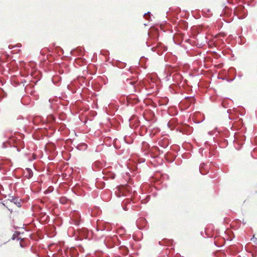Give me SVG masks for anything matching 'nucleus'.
I'll list each match as a JSON object with an SVG mask.
<instances>
[{"instance_id": "obj_1", "label": "nucleus", "mask_w": 257, "mask_h": 257, "mask_svg": "<svg viewBox=\"0 0 257 257\" xmlns=\"http://www.w3.org/2000/svg\"><path fill=\"white\" fill-rule=\"evenodd\" d=\"M115 193L118 197L123 196L129 197L131 198L133 197V196H135L137 194V192L136 191H134L133 192H132V189L128 186L118 187L116 188Z\"/></svg>"}, {"instance_id": "obj_2", "label": "nucleus", "mask_w": 257, "mask_h": 257, "mask_svg": "<svg viewBox=\"0 0 257 257\" xmlns=\"http://www.w3.org/2000/svg\"><path fill=\"white\" fill-rule=\"evenodd\" d=\"M23 135L21 134H19L17 137H13L9 139L8 142H5L3 144V147L4 148H6L7 147H14V148H16L18 151H20L19 149L18 144H20L21 146L23 147L22 143L21 142V139H22Z\"/></svg>"}, {"instance_id": "obj_3", "label": "nucleus", "mask_w": 257, "mask_h": 257, "mask_svg": "<svg viewBox=\"0 0 257 257\" xmlns=\"http://www.w3.org/2000/svg\"><path fill=\"white\" fill-rule=\"evenodd\" d=\"M152 51H156L158 55H162L167 50V48L161 43H158L156 46L151 48Z\"/></svg>"}, {"instance_id": "obj_4", "label": "nucleus", "mask_w": 257, "mask_h": 257, "mask_svg": "<svg viewBox=\"0 0 257 257\" xmlns=\"http://www.w3.org/2000/svg\"><path fill=\"white\" fill-rule=\"evenodd\" d=\"M234 13L239 19H242L246 16L247 10L244 7H239L234 10Z\"/></svg>"}, {"instance_id": "obj_5", "label": "nucleus", "mask_w": 257, "mask_h": 257, "mask_svg": "<svg viewBox=\"0 0 257 257\" xmlns=\"http://www.w3.org/2000/svg\"><path fill=\"white\" fill-rule=\"evenodd\" d=\"M33 88L34 85H37L38 82L40 80L42 77V74L40 71L37 70H34V67L33 66Z\"/></svg>"}, {"instance_id": "obj_6", "label": "nucleus", "mask_w": 257, "mask_h": 257, "mask_svg": "<svg viewBox=\"0 0 257 257\" xmlns=\"http://www.w3.org/2000/svg\"><path fill=\"white\" fill-rule=\"evenodd\" d=\"M109 224L105 222H99L97 223V230L110 231L111 229L108 226Z\"/></svg>"}, {"instance_id": "obj_7", "label": "nucleus", "mask_w": 257, "mask_h": 257, "mask_svg": "<svg viewBox=\"0 0 257 257\" xmlns=\"http://www.w3.org/2000/svg\"><path fill=\"white\" fill-rule=\"evenodd\" d=\"M137 225L140 229H142L146 224V220L143 218H139L136 222Z\"/></svg>"}, {"instance_id": "obj_8", "label": "nucleus", "mask_w": 257, "mask_h": 257, "mask_svg": "<svg viewBox=\"0 0 257 257\" xmlns=\"http://www.w3.org/2000/svg\"><path fill=\"white\" fill-rule=\"evenodd\" d=\"M180 132L183 134H190L192 132V128L189 125H184L180 130Z\"/></svg>"}, {"instance_id": "obj_9", "label": "nucleus", "mask_w": 257, "mask_h": 257, "mask_svg": "<svg viewBox=\"0 0 257 257\" xmlns=\"http://www.w3.org/2000/svg\"><path fill=\"white\" fill-rule=\"evenodd\" d=\"M31 101V97L29 96L26 95L23 96L21 99L22 103L24 105H28Z\"/></svg>"}, {"instance_id": "obj_10", "label": "nucleus", "mask_w": 257, "mask_h": 257, "mask_svg": "<svg viewBox=\"0 0 257 257\" xmlns=\"http://www.w3.org/2000/svg\"><path fill=\"white\" fill-rule=\"evenodd\" d=\"M8 200L15 204L18 207L21 206V203L19 198L14 197L13 196H10Z\"/></svg>"}, {"instance_id": "obj_11", "label": "nucleus", "mask_w": 257, "mask_h": 257, "mask_svg": "<svg viewBox=\"0 0 257 257\" xmlns=\"http://www.w3.org/2000/svg\"><path fill=\"white\" fill-rule=\"evenodd\" d=\"M117 240V237L116 235H114L112 237H107L106 239L104 240V242L108 243L112 242L113 243H115L116 240Z\"/></svg>"}, {"instance_id": "obj_12", "label": "nucleus", "mask_w": 257, "mask_h": 257, "mask_svg": "<svg viewBox=\"0 0 257 257\" xmlns=\"http://www.w3.org/2000/svg\"><path fill=\"white\" fill-rule=\"evenodd\" d=\"M159 145L162 148H166L168 146V141L166 139H164L159 142Z\"/></svg>"}, {"instance_id": "obj_13", "label": "nucleus", "mask_w": 257, "mask_h": 257, "mask_svg": "<svg viewBox=\"0 0 257 257\" xmlns=\"http://www.w3.org/2000/svg\"><path fill=\"white\" fill-rule=\"evenodd\" d=\"M24 175L28 179L30 178L32 176V170L31 169L27 168L26 171L24 172Z\"/></svg>"}, {"instance_id": "obj_14", "label": "nucleus", "mask_w": 257, "mask_h": 257, "mask_svg": "<svg viewBox=\"0 0 257 257\" xmlns=\"http://www.w3.org/2000/svg\"><path fill=\"white\" fill-rule=\"evenodd\" d=\"M74 214H75L76 215V218H73L72 221L73 222V223H74L75 225H78L79 224V215L77 212H74Z\"/></svg>"}, {"instance_id": "obj_15", "label": "nucleus", "mask_w": 257, "mask_h": 257, "mask_svg": "<svg viewBox=\"0 0 257 257\" xmlns=\"http://www.w3.org/2000/svg\"><path fill=\"white\" fill-rule=\"evenodd\" d=\"M25 91L29 93L30 95H32V88L30 84L27 85L25 88Z\"/></svg>"}, {"instance_id": "obj_16", "label": "nucleus", "mask_w": 257, "mask_h": 257, "mask_svg": "<svg viewBox=\"0 0 257 257\" xmlns=\"http://www.w3.org/2000/svg\"><path fill=\"white\" fill-rule=\"evenodd\" d=\"M35 230H34L33 229V240H38L39 239H41L42 235L40 234H35Z\"/></svg>"}, {"instance_id": "obj_17", "label": "nucleus", "mask_w": 257, "mask_h": 257, "mask_svg": "<svg viewBox=\"0 0 257 257\" xmlns=\"http://www.w3.org/2000/svg\"><path fill=\"white\" fill-rule=\"evenodd\" d=\"M77 149L79 150H85L87 148V145L85 144H81L77 146Z\"/></svg>"}, {"instance_id": "obj_18", "label": "nucleus", "mask_w": 257, "mask_h": 257, "mask_svg": "<svg viewBox=\"0 0 257 257\" xmlns=\"http://www.w3.org/2000/svg\"><path fill=\"white\" fill-rule=\"evenodd\" d=\"M144 18L146 19V20H148V21H150V19H151V13L150 12H148L147 13H145L144 16H143Z\"/></svg>"}, {"instance_id": "obj_19", "label": "nucleus", "mask_w": 257, "mask_h": 257, "mask_svg": "<svg viewBox=\"0 0 257 257\" xmlns=\"http://www.w3.org/2000/svg\"><path fill=\"white\" fill-rule=\"evenodd\" d=\"M5 92H4V91L3 90V89L2 88H0V97L1 99H2L3 98H4L5 96Z\"/></svg>"}, {"instance_id": "obj_20", "label": "nucleus", "mask_w": 257, "mask_h": 257, "mask_svg": "<svg viewBox=\"0 0 257 257\" xmlns=\"http://www.w3.org/2000/svg\"><path fill=\"white\" fill-rule=\"evenodd\" d=\"M119 248L120 249H122L123 250V251H124L126 253H127L128 251V249L127 247H126V246H121Z\"/></svg>"}, {"instance_id": "obj_21", "label": "nucleus", "mask_w": 257, "mask_h": 257, "mask_svg": "<svg viewBox=\"0 0 257 257\" xmlns=\"http://www.w3.org/2000/svg\"><path fill=\"white\" fill-rule=\"evenodd\" d=\"M20 234V233L19 232L16 231L15 233H14V234L13 235L12 239L13 240H15L17 238V236Z\"/></svg>"}, {"instance_id": "obj_22", "label": "nucleus", "mask_w": 257, "mask_h": 257, "mask_svg": "<svg viewBox=\"0 0 257 257\" xmlns=\"http://www.w3.org/2000/svg\"><path fill=\"white\" fill-rule=\"evenodd\" d=\"M38 186V190L36 192H38L41 190V187L39 186V183L38 181H36L35 184H33V187Z\"/></svg>"}, {"instance_id": "obj_23", "label": "nucleus", "mask_w": 257, "mask_h": 257, "mask_svg": "<svg viewBox=\"0 0 257 257\" xmlns=\"http://www.w3.org/2000/svg\"><path fill=\"white\" fill-rule=\"evenodd\" d=\"M186 99L187 101H189V103H191L192 102L194 101V98L193 97H186Z\"/></svg>"}, {"instance_id": "obj_24", "label": "nucleus", "mask_w": 257, "mask_h": 257, "mask_svg": "<svg viewBox=\"0 0 257 257\" xmlns=\"http://www.w3.org/2000/svg\"><path fill=\"white\" fill-rule=\"evenodd\" d=\"M217 128L216 127L213 131L209 132L208 134L210 135H212L214 134V132L217 131Z\"/></svg>"}, {"instance_id": "obj_25", "label": "nucleus", "mask_w": 257, "mask_h": 257, "mask_svg": "<svg viewBox=\"0 0 257 257\" xmlns=\"http://www.w3.org/2000/svg\"><path fill=\"white\" fill-rule=\"evenodd\" d=\"M150 199V196H147L145 199V200L143 201V203H146Z\"/></svg>"}, {"instance_id": "obj_26", "label": "nucleus", "mask_w": 257, "mask_h": 257, "mask_svg": "<svg viewBox=\"0 0 257 257\" xmlns=\"http://www.w3.org/2000/svg\"><path fill=\"white\" fill-rule=\"evenodd\" d=\"M67 87L69 90H71L73 93H75L76 92L75 89H71L70 85H68Z\"/></svg>"}, {"instance_id": "obj_27", "label": "nucleus", "mask_w": 257, "mask_h": 257, "mask_svg": "<svg viewBox=\"0 0 257 257\" xmlns=\"http://www.w3.org/2000/svg\"><path fill=\"white\" fill-rule=\"evenodd\" d=\"M16 48L15 45H9V48L10 49H13V48Z\"/></svg>"}, {"instance_id": "obj_28", "label": "nucleus", "mask_w": 257, "mask_h": 257, "mask_svg": "<svg viewBox=\"0 0 257 257\" xmlns=\"http://www.w3.org/2000/svg\"><path fill=\"white\" fill-rule=\"evenodd\" d=\"M205 165L204 164H201L200 165V172L201 174H204L203 173H202V171H201V168L203 167V166H204Z\"/></svg>"}, {"instance_id": "obj_29", "label": "nucleus", "mask_w": 257, "mask_h": 257, "mask_svg": "<svg viewBox=\"0 0 257 257\" xmlns=\"http://www.w3.org/2000/svg\"><path fill=\"white\" fill-rule=\"evenodd\" d=\"M60 202L63 203V204H64L65 203V199L64 198H61L60 199Z\"/></svg>"}, {"instance_id": "obj_30", "label": "nucleus", "mask_w": 257, "mask_h": 257, "mask_svg": "<svg viewBox=\"0 0 257 257\" xmlns=\"http://www.w3.org/2000/svg\"><path fill=\"white\" fill-rule=\"evenodd\" d=\"M110 177L112 179H114V177H115V175H114V174H111L110 175Z\"/></svg>"}, {"instance_id": "obj_31", "label": "nucleus", "mask_w": 257, "mask_h": 257, "mask_svg": "<svg viewBox=\"0 0 257 257\" xmlns=\"http://www.w3.org/2000/svg\"><path fill=\"white\" fill-rule=\"evenodd\" d=\"M16 47H21V44L18 43L17 45H15Z\"/></svg>"}, {"instance_id": "obj_32", "label": "nucleus", "mask_w": 257, "mask_h": 257, "mask_svg": "<svg viewBox=\"0 0 257 257\" xmlns=\"http://www.w3.org/2000/svg\"><path fill=\"white\" fill-rule=\"evenodd\" d=\"M34 98H35V99H38V95H35V96L33 95V99Z\"/></svg>"}, {"instance_id": "obj_33", "label": "nucleus", "mask_w": 257, "mask_h": 257, "mask_svg": "<svg viewBox=\"0 0 257 257\" xmlns=\"http://www.w3.org/2000/svg\"><path fill=\"white\" fill-rule=\"evenodd\" d=\"M251 240H252L253 242H255L256 240H257V239L256 238H252L251 239Z\"/></svg>"}, {"instance_id": "obj_34", "label": "nucleus", "mask_w": 257, "mask_h": 257, "mask_svg": "<svg viewBox=\"0 0 257 257\" xmlns=\"http://www.w3.org/2000/svg\"><path fill=\"white\" fill-rule=\"evenodd\" d=\"M123 209L124 210H128V208H127L126 206H123Z\"/></svg>"}, {"instance_id": "obj_35", "label": "nucleus", "mask_w": 257, "mask_h": 257, "mask_svg": "<svg viewBox=\"0 0 257 257\" xmlns=\"http://www.w3.org/2000/svg\"><path fill=\"white\" fill-rule=\"evenodd\" d=\"M35 207H34V206L33 205V212L35 211ZM34 216V214L33 213V217Z\"/></svg>"}, {"instance_id": "obj_36", "label": "nucleus", "mask_w": 257, "mask_h": 257, "mask_svg": "<svg viewBox=\"0 0 257 257\" xmlns=\"http://www.w3.org/2000/svg\"><path fill=\"white\" fill-rule=\"evenodd\" d=\"M227 1H228V3H230V4L232 3V1L231 0H227Z\"/></svg>"}, {"instance_id": "obj_37", "label": "nucleus", "mask_w": 257, "mask_h": 257, "mask_svg": "<svg viewBox=\"0 0 257 257\" xmlns=\"http://www.w3.org/2000/svg\"><path fill=\"white\" fill-rule=\"evenodd\" d=\"M130 83H131L132 85H134V84H135V82H134V81H132V82H130Z\"/></svg>"}, {"instance_id": "obj_38", "label": "nucleus", "mask_w": 257, "mask_h": 257, "mask_svg": "<svg viewBox=\"0 0 257 257\" xmlns=\"http://www.w3.org/2000/svg\"><path fill=\"white\" fill-rule=\"evenodd\" d=\"M29 236L31 238H32V233L30 234Z\"/></svg>"}, {"instance_id": "obj_39", "label": "nucleus", "mask_w": 257, "mask_h": 257, "mask_svg": "<svg viewBox=\"0 0 257 257\" xmlns=\"http://www.w3.org/2000/svg\"><path fill=\"white\" fill-rule=\"evenodd\" d=\"M207 144H208V142H207V141H206V142H205V145H207Z\"/></svg>"}, {"instance_id": "obj_40", "label": "nucleus", "mask_w": 257, "mask_h": 257, "mask_svg": "<svg viewBox=\"0 0 257 257\" xmlns=\"http://www.w3.org/2000/svg\"><path fill=\"white\" fill-rule=\"evenodd\" d=\"M214 244H215L216 245H217V242H216V241H214Z\"/></svg>"}, {"instance_id": "obj_41", "label": "nucleus", "mask_w": 257, "mask_h": 257, "mask_svg": "<svg viewBox=\"0 0 257 257\" xmlns=\"http://www.w3.org/2000/svg\"><path fill=\"white\" fill-rule=\"evenodd\" d=\"M128 201H129V200H126L125 201V203H127Z\"/></svg>"}, {"instance_id": "obj_42", "label": "nucleus", "mask_w": 257, "mask_h": 257, "mask_svg": "<svg viewBox=\"0 0 257 257\" xmlns=\"http://www.w3.org/2000/svg\"><path fill=\"white\" fill-rule=\"evenodd\" d=\"M33 222H34V218H33ZM34 227V223H33V227Z\"/></svg>"}, {"instance_id": "obj_43", "label": "nucleus", "mask_w": 257, "mask_h": 257, "mask_svg": "<svg viewBox=\"0 0 257 257\" xmlns=\"http://www.w3.org/2000/svg\"><path fill=\"white\" fill-rule=\"evenodd\" d=\"M33 160H34L35 159V155L34 154H33Z\"/></svg>"}, {"instance_id": "obj_44", "label": "nucleus", "mask_w": 257, "mask_h": 257, "mask_svg": "<svg viewBox=\"0 0 257 257\" xmlns=\"http://www.w3.org/2000/svg\"><path fill=\"white\" fill-rule=\"evenodd\" d=\"M30 75H31V76H32V72H31L30 73Z\"/></svg>"}, {"instance_id": "obj_45", "label": "nucleus", "mask_w": 257, "mask_h": 257, "mask_svg": "<svg viewBox=\"0 0 257 257\" xmlns=\"http://www.w3.org/2000/svg\"><path fill=\"white\" fill-rule=\"evenodd\" d=\"M36 255L37 257H38V254H37L36 253Z\"/></svg>"}, {"instance_id": "obj_46", "label": "nucleus", "mask_w": 257, "mask_h": 257, "mask_svg": "<svg viewBox=\"0 0 257 257\" xmlns=\"http://www.w3.org/2000/svg\"><path fill=\"white\" fill-rule=\"evenodd\" d=\"M30 249L32 250V246L31 247Z\"/></svg>"}, {"instance_id": "obj_47", "label": "nucleus", "mask_w": 257, "mask_h": 257, "mask_svg": "<svg viewBox=\"0 0 257 257\" xmlns=\"http://www.w3.org/2000/svg\"><path fill=\"white\" fill-rule=\"evenodd\" d=\"M33 253L34 254L35 253V252H34V249H33Z\"/></svg>"}, {"instance_id": "obj_48", "label": "nucleus", "mask_w": 257, "mask_h": 257, "mask_svg": "<svg viewBox=\"0 0 257 257\" xmlns=\"http://www.w3.org/2000/svg\"><path fill=\"white\" fill-rule=\"evenodd\" d=\"M230 69H233V70H234V69H235L234 68H231Z\"/></svg>"}, {"instance_id": "obj_49", "label": "nucleus", "mask_w": 257, "mask_h": 257, "mask_svg": "<svg viewBox=\"0 0 257 257\" xmlns=\"http://www.w3.org/2000/svg\"><path fill=\"white\" fill-rule=\"evenodd\" d=\"M33 139H35V136H34V135H33Z\"/></svg>"}, {"instance_id": "obj_50", "label": "nucleus", "mask_w": 257, "mask_h": 257, "mask_svg": "<svg viewBox=\"0 0 257 257\" xmlns=\"http://www.w3.org/2000/svg\"><path fill=\"white\" fill-rule=\"evenodd\" d=\"M18 239V240H19V239H21V237L19 238Z\"/></svg>"}, {"instance_id": "obj_51", "label": "nucleus", "mask_w": 257, "mask_h": 257, "mask_svg": "<svg viewBox=\"0 0 257 257\" xmlns=\"http://www.w3.org/2000/svg\"><path fill=\"white\" fill-rule=\"evenodd\" d=\"M20 245H21V246L22 247L23 246H22V243H21V242H20Z\"/></svg>"}, {"instance_id": "obj_52", "label": "nucleus", "mask_w": 257, "mask_h": 257, "mask_svg": "<svg viewBox=\"0 0 257 257\" xmlns=\"http://www.w3.org/2000/svg\"><path fill=\"white\" fill-rule=\"evenodd\" d=\"M168 125H169V124H170V122H168Z\"/></svg>"}]
</instances>
